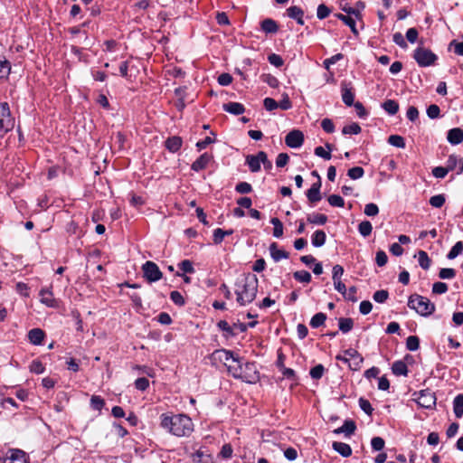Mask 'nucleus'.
<instances>
[{
	"instance_id": "obj_39",
	"label": "nucleus",
	"mask_w": 463,
	"mask_h": 463,
	"mask_svg": "<svg viewBox=\"0 0 463 463\" xmlns=\"http://www.w3.org/2000/svg\"><path fill=\"white\" fill-rule=\"evenodd\" d=\"M270 222L273 224V236L276 238H280L283 235V223L279 219L274 217L270 220Z\"/></svg>"
},
{
	"instance_id": "obj_59",
	"label": "nucleus",
	"mask_w": 463,
	"mask_h": 463,
	"mask_svg": "<svg viewBox=\"0 0 463 463\" xmlns=\"http://www.w3.org/2000/svg\"><path fill=\"white\" fill-rule=\"evenodd\" d=\"M384 439L381 437H374L371 440L372 448L376 450L380 451L384 448Z\"/></svg>"
},
{
	"instance_id": "obj_40",
	"label": "nucleus",
	"mask_w": 463,
	"mask_h": 463,
	"mask_svg": "<svg viewBox=\"0 0 463 463\" xmlns=\"http://www.w3.org/2000/svg\"><path fill=\"white\" fill-rule=\"evenodd\" d=\"M418 254H419L418 261H419L420 266L423 269H428L430 268V262H431L428 254L424 250H420Z\"/></svg>"
},
{
	"instance_id": "obj_29",
	"label": "nucleus",
	"mask_w": 463,
	"mask_h": 463,
	"mask_svg": "<svg viewBox=\"0 0 463 463\" xmlns=\"http://www.w3.org/2000/svg\"><path fill=\"white\" fill-rule=\"evenodd\" d=\"M335 16L337 17V19L341 20L347 26H349L351 31L353 32V33H354L355 35L358 34L355 21L352 17H350L348 15H345L343 14H336Z\"/></svg>"
},
{
	"instance_id": "obj_23",
	"label": "nucleus",
	"mask_w": 463,
	"mask_h": 463,
	"mask_svg": "<svg viewBox=\"0 0 463 463\" xmlns=\"http://www.w3.org/2000/svg\"><path fill=\"white\" fill-rule=\"evenodd\" d=\"M326 235L324 231H316L311 238V241L314 247H322L326 243Z\"/></svg>"
},
{
	"instance_id": "obj_44",
	"label": "nucleus",
	"mask_w": 463,
	"mask_h": 463,
	"mask_svg": "<svg viewBox=\"0 0 463 463\" xmlns=\"http://www.w3.org/2000/svg\"><path fill=\"white\" fill-rule=\"evenodd\" d=\"M364 171L361 166H354L350 168L347 172V175L354 180L359 179L363 177Z\"/></svg>"
},
{
	"instance_id": "obj_61",
	"label": "nucleus",
	"mask_w": 463,
	"mask_h": 463,
	"mask_svg": "<svg viewBox=\"0 0 463 463\" xmlns=\"http://www.w3.org/2000/svg\"><path fill=\"white\" fill-rule=\"evenodd\" d=\"M359 406L366 414L371 415L373 412V407L370 402L364 398L359 399Z\"/></svg>"
},
{
	"instance_id": "obj_45",
	"label": "nucleus",
	"mask_w": 463,
	"mask_h": 463,
	"mask_svg": "<svg viewBox=\"0 0 463 463\" xmlns=\"http://www.w3.org/2000/svg\"><path fill=\"white\" fill-rule=\"evenodd\" d=\"M445 201H446V199H445V196L443 194H437V195H434V196L430 197V204L432 207L440 208L445 203Z\"/></svg>"
},
{
	"instance_id": "obj_46",
	"label": "nucleus",
	"mask_w": 463,
	"mask_h": 463,
	"mask_svg": "<svg viewBox=\"0 0 463 463\" xmlns=\"http://www.w3.org/2000/svg\"><path fill=\"white\" fill-rule=\"evenodd\" d=\"M389 298V293L385 289L377 290L374 292L373 298L377 303H384Z\"/></svg>"
},
{
	"instance_id": "obj_49",
	"label": "nucleus",
	"mask_w": 463,
	"mask_h": 463,
	"mask_svg": "<svg viewBox=\"0 0 463 463\" xmlns=\"http://www.w3.org/2000/svg\"><path fill=\"white\" fill-rule=\"evenodd\" d=\"M329 204L334 207H344L345 206V201L344 199L337 194H332L327 199Z\"/></svg>"
},
{
	"instance_id": "obj_36",
	"label": "nucleus",
	"mask_w": 463,
	"mask_h": 463,
	"mask_svg": "<svg viewBox=\"0 0 463 463\" xmlns=\"http://www.w3.org/2000/svg\"><path fill=\"white\" fill-rule=\"evenodd\" d=\"M293 277L296 280L302 283H309L311 281V274L307 270H298L293 273Z\"/></svg>"
},
{
	"instance_id": "obj_60",
	"label": "nucleus",
	"mask_w": 463,
	"mask_h": 463,
	"mask_svg": "<svg viewBox=\"0 0 463 463\" xmlns=\"http://www.w3.org/2000/svg\"><path fill=\"white\" fill-rule=\"evenodd\" d=\"M448 291V285L444 282H435L432 286L434 294H444Z\"/></svg>"
},
{
	"instance_id": "obj_32",
	"label": "nucleus",
	"mask_w": 463,
	"mask_h": 463,
	"mask_svg": "<svg viewBox=\"0 0 463 463\" xmlns=\"http://www.w3.org/2000/svg\"><path fill=\"white\" fill-rule=\"evenodd\" d=\"M232 230L224 231L221 228L215 229L213 231V242L215 244H220L223 241L225 236L231 235L232 234Z\"/></svg>"
},
{
	"instance_id": "obj_12",
	"label": "nucleus",
	"mask_w": 463,
	"mask_h": 463,
	"mask_svg": "<svg viewBox=\"0 0 463 463\" xmlns=\"http://www.w3.org/2000/svg\"><path fill=\"white\" fill-rule=\"evenodd\" d=\"M341 92L343 102L348 107L353 106L354 104V92L353 91L351 83L345 81L342 82Z\"/></svg>"
},
{
	"instance_id": "obj_24",
	"label": "nucleus",
	"mask_w": 463,
	"mask_h": 463,
	"mask_svg": "<svg viewBox=\"0 0 463 463\" xmlns=\"http://www.w3.org/2000/svg\"><path fill=\"white\" fill-rule=\"evenodd\" d=\"M355 423L353 420H345L344 424L334 430L335 433H345L346 435H351L355 430Z\"/></svg>"
},
{
	"instance_id": "obj_63",
	"label": "nucleus",
	"mask_w": 463,
	"mask_h": 463,
	"mask_svg": "<svg viewBox=\"0 0 463 463\" xmlns=\"http://www.w3.org/2000/svg\"><path fill=\"white\" fill-rule=\"evenodd\" d=\"M179 268L184 273H194V269L193 263L189 260H184L179 263Z\"/></svg>"
},
{
	"instance_id": "obj_52",
	"label": "nucleus",
	"mask_w": 463,
	"mask_h": 463,
	"mask_svg": "<svg viewBox=\"0 0 463 463\" xmlns=\"http://www.w3.org/2000/svg\"><path fill=\"white\" fill-rule=\"evenodd\" d=\"M287 13H288V17H290L292 19L299 18V16L304 15L303 10L300 7L296 6V5L290 6L289 8H288Z\"/></svg>"
},
{
	"instance_id": "obj_35",
	"label": "nucleus",
	"mask_w": 463,
	"mask_h": 463,
	"mask_svg": "<svg viewBox=\"0 0 463 463\" xmlns=\"http://www.w3.org/2000/svg\"><path fill=\"white\" fill-rule=\"evenodd\" d=\"M463 252V242L458 241L449 251L447 258L449 260H454Z\"/></svg>"
},
{
	"instance_id": "obj_21",
	"label": "nucleus",
	"mask_w": 463,
	"mask_h": 463,
	"mask_svg": "<svg viewBox=\"0 0 463 463\" xmlns=\"http://www.w3.org/2000/svg\"><path fill=\"white\" fill-rule=\"evenodd\" d=\"M333 449L343 457H349L352 454L351 447L344 442L334 441L332 444Z\"/></svg>"
},
{
	"instance_id": "obj_37",
	"label": "nucleus",
	"mask_w": 463,
	"mask_h": 463,
	"mask_svg": "<svg viewBox=\"0 0 463 463\" xmlns=\"http://www.w3.org/2000/svg\"><path fill=\"white\" fill-rule=\"evenodd\" d=\"M373 230L372 223L369 221H363L358 225V232L363 237H367Z\"/></svg>"
},
{
	"instance_id": "obj_33",
	"label": "nucleus",
	"mask_w": 463,
	"mask_h": 463,
	"mask_svg": "<svg viewBox=\"0 0 463 463\" xmlns=\"http://www.w3.org/2000/svg\"><path fill=\"white\" fill-rule=\"evenodd\" d=\"M194 459L197 463H214L213 457L210 454H206L202 450H197L194 454Z\"/></svg>"
},
{
	"instance_id": "obj_50",
	"label": "nucleus",
	"mask_w": 463,
	"mask_h": 463,
	"mask_svg": "<svg viewBox=\"0 0 463 463\" xmlns=\"http://www.w3.org/2000/svg\"><path fill=\"white\" fill-rule=\"evenodd\" d=\"M11 66L8 61L0 58V79L7 77L10 73Z\"/></svg>"
},
{
	"instance_id": "obj_19",
	"label": "nucleus",
	"mask_w": 463,
	"mask_h": 463,
	"mask_svg": "<svg viewBox=\"0 0 463 463\" xmlns=\"http://www.w3.org/2000/svg\"><path fill=\"white\" fill-rule=\"evenodd\" d=\"M28 338L33 345H41L44 338V332L40 328H33L29 331Z\"/></svg>"
},
{
	"instance_id": "obj_9",
	"label": "nucleus",
	"mask_w": 463,
	"mask_h": 463,
	"mask_svg": "<svg viewBox=\"0 0 463 463\" xmlns=\"http://www.w3.org/2000/svg\"><path fill=\"white\" fill-rule=\"evenodd\" d=\"M1 463H28L25 452L20 449H9L1 459Z\"/></svg>"
},
{
	"instance_id": "obj_30",
	"label": "nucleus",
	"mask_w": 463,
	"mask_h": 463,
	"mask_svg": "<svg viewBox=\"0 0 463 463\" xmlns=\"http://www.w3.org/2000/svg\"><path fill=\"white\" fill-rule=\"evenodd\" d=\"M307 222L312 224L324 225L327 222V216L322 213L308 214Z\"/></svg>"
},
{
	"instance_id": "obj_1",
	"label": "nucleus",
	"mask_w": 463,
	"mask_h": 463,
	"mask_svg": "<svg viewBox=\"0 0 463 463\" xmlns=\"http://www.w3.org/2000/svg\"><path fill=\"white\" fill-rule=\"evenodd\" d=\"M220 360L224 362L228 371L235 377L241 378L246 383H255L259 380V373L257 372L256 365L253 363H245V368L250 369L251 373H244L243 363L239 356H235L234 353L230 350H219Z\"/></svg>"
},
{
	"instance_id": "obj_4",
	"label": "nucleus",
	"mask_w": 463,
	"mask_h": 463,
	"mask_svg": "<svg viewBox=\"0 0 463 463\" xmlns=\"http://www.w3.org/2000/svg\"><path fill=\"white\" fill-rule=\"evenodd\" d=\"M408 307L422 317L430 316L435 311V305L429 298L418 294L410 296Z\"/></svg>"
},
{
	"instance_id": "obj_26",
	"label": "nucleus",
	"mask_w": 463,
	"mask_h": 463,
	"mask_svg": "<svg viewBox=\"0 0 463 463\" xmlns=\"http://www.w3.org/2000/svg\"><path fill=\"white\" fill-rule=\"evenodd\" d=\"M453 410L457 418L463 416V394H458L454 398Z\"/></svg>"
},
{
	"instance_id": "obj_27",
	"label": "nucleus",
	"mask_w": 463,
	"mask_h": 463,
	"mask_svg": "<svg viewBox=\"0 0 463 463\" xmlns=\"http://www.w3.org/2000/svg\"><path fill=\"white\" fill-rule=\"evenodd\" d=\"M392 373L395 375H404L406 376L408 374V368L407 364L403 361H396L392 364Z\"/></svg>"
},
{
	"instance_id": "obj_2",
	"label": "nucleus",
	"mask_w": 463,
	"mask_h": 463,
	"mask_svg": "<svg viewBox=\"0 0 463 463\" xmlns=\"http://www.w3.org/2000/svg\"><path fill=\"white\" fill-rule=\"evenodd\" d=\"M234 292L236 301L240 306H246L256 298L259 288V279L254 274H243L236 279Z\"/></svg>"
},
{
	"instance_id": "obj_22",
	"label": "nucleus",
	"mask_w": 463,
	"mask_h": 463,
	"mask_svg": "<svg viewBox=\"0 0 463 463\" xmlns=\"http://www.w3.org/2000/svg\"><path fill=\"white\" fill-rule=\"evenodd\" d=\"M182 146V138L180 137H171L165 141V147L172 153H175L180 149Z\"/></svg>"
},
{
	"instance_id": "obj_6",
	"label": "nucleus",
	"mask_w": 463,
	"mask_h": 463,
	"mask_svg": "<svg viewBox=\"0 0 463 463\" xmlns=\"http://www.w3.org/2000/svg\"><path fill=\"white\" fill-rule=\"evenodd\" d=\"M413 58L420 67L433 65L438 59L435 53L424 47H418L414 51Z\"/></svg>"
},
{
	"instance_id": "obj_55",
	"label": "nucleus",
	"mask_w": 463,
	"mask_h": 463,
	"mask_svg": "<svg viewBox=\"0 0 463 463\" xmlns=\"http://www.w3.org/2000/svg\"><path fill=\"white\" fill-rule=\"evenodd\" d=\"M252 190L250 184L247 182H241L236 184L235 191L239 194H249Z\"/></svg>"
},
{
	"instance_id": "obj_48",
	"label": "nucleus",
	"mask_w": 463,
	"mask_h": 463,
	"mask_svg": "<svg viewBox=\"0 0 463 463\" xmlns=\"http://www.w3.org/2000/svg\"><path fill=\"white\" fill-rule=\"evenodd\" d=\"M456 276V270L452 268H443L439 272V277L442 279H451Z\"/></svg>"
},
{
	"instance_id": "obj_25",
	"label": "nucleus",
	"mask_w": 463,
	"mask_h": 463,
	"mask_svg": "<svg viewBox=\"0 0 463 463\" xmlns=\"http://www.w3.org/2000/svg\"><path fill=\"white\" fill-rule=\"evenodd\" d=\"M261 29L267 33H274L278 32L277 23L269 18H267L261 22Z\"/></svg>"
},
{
	"instance_id": "obj_47",
	"label": "nucleus",
	"mask_w": 463,
	"mask_h": 463,
	"mask_svg": "<svg viewBox=\"0 0 463 463\" xmlns=\"http://www.w3.org/2000/svg\"><path fill=\"white\" fill-rule=\"evenodd\" d=\"M90 405L93 410L100 411L105 405V402L101 397L93 395L90 399Z\"/></svg>"
},
{
	"instance_id": "obj_8",
	"label": "nucleus",
	"mask_w": 463,
	"mask_h": 463,
	"mask_svg": "<svg viewBox=\"0 0 463 463\" xmlns=\"http://www.w3.org/2000/svg\"><path fill=\"white\" fill-rule=\"evenodd\" d=\"M414 395H417V402L422 408L431 409L436 404L435 393L430 389L421 390Z\"/></svg>"
},
{
	"instance_id": "obj_64",
	"label": "nucleus",
	"mask_w": 463,
	"mask_h": 463,
	"mask_svg": "<svg viewBox=\"0 0 463 463\" xmlns=\"http://www.w3.org/2000/svg\"><path fill=\"white\" fill-rule=\"evenodd\" d=\"M170 298L175 305L178 306H184L185 303L184 297L178 291H172L170 294Z\"/></svg>"
},
{
	"instance_id": "obj_42",
	"label": "nucleus",
	"mask_w": 463,
	"mask_h": 463,
	"mask_svg": "<svg viewBox=\"0 0 463 463\" xmlns=\"http://www.w3.org/2000/svg\"><path fill=\"white\" fill-rule=\"evenodd\" d=\"M361 127L357 123L345 126L342 129L344 135H357L361 132Z\"/></svg>"
},
{
	"instance_id": "obj_20",
	"label": "nucleus",
	"mask_w": 463,
	"mask_h": 463,
	"mask_svg": "<svg viewBox=\"0 0 463 463\" xmlns=\"http://www.w3.org/2000/svg\"><path fill=\"white\" fill-rule=\"evenodd\" d=\"M269 251L272 259L275 261H279L281 259L288 258V253L283 250H279L276 242L270 244Z\"/></svg>"
},
{
	"instance_id": "obj_62",
	"label": "nucleus",
	"mask_w": 463,
	"mask_h": 463,
	"mask_svg": "<svg viewBox=\"0 0 463 463\" xmlns=\"http://www.w3.org/2000/svg\"><path fill=\"white\" fill-rule=\"evenodd\" d=\"M440 109L438 105L432 104L427 109V115L430 118H437L439 117Z\"/></svg>"
},
{
	"instance_id": "obj_57",
	"label": "nucleus",
	"mask_w": 463,
	"mask_h": 463,
	"mask_svg": "<svg viewBox=\"0 0 463 463\" xmlns=\"http://www.w3.org/2000/svg\"><path fill=\"white\" fill-rule=\"evenodd\" d=\"M217 326L223 332L227 334V335H234L235 333L233 331V327L231 326L225 320H221L218 322Z\"/></svg>"
},
{
	"instance_id": "obj_58",
	"label": "nucleus",
	"mask_w": 463,
	"mask_h": 463,
	"mask_svg": "<svg viewBox=\"0 0 463 463\" xmlns=\"http://www.w3.org/2000/svg\"><path fill=\"white\" fill-rule=\"evenodd\" d=\"M375 261L379 267H383L388 261L386 253L382 250H378L376 252Z\"/></svg>"
},
{
	"instance_id": "obj_15",
	"label": "nucleus",
	"mask_w": 463,
	"mask_h": 463,
	"mask_svg": "<svg viewBox=\"0 0 463 463\" xmlns=\"http://www.w3.org/2000/svg\"><path fill=\"white\" fill-rule=\"evenodd\" d=\"M447 168L449 171L458 168V174H461L463 172V159L455 155L449 156L447 161Z\"/></svg>"
},
{
	"instance_id": "obj_38",
	"label": "nucleus",
	"mask_w": 463,
	"mask_h": 463,
	"mask_svg": "<svg viewBox=\"0 0 463 463\" xmlns=\"http://www.w3.org/2000/svg\"><path fill=\"white\" fill-rule=\"evenodd\" d=\"M353 326H354V321L352 318H345V317L339 318V329L343 333L345 334V333H348L349 331H351L353 328Z\"/></svg>"
},
{
	"instance_id": "obj_11",
	"label": "nucleus",
	"mask_w": 463,
	"mask_h": 463,
	"mask_svg": "<svg viewBox=\"0 0 463 463\" xmlns=\"http://www.w3.org/2000/svg\"><path fill=\"white\" fill-rule=\"evenodd\" d=\"M345 354L349 356V368L354 371L359 370L362 363L364 362L363 356L355 349L353 348L345 350Z\"/></svg>"
},
{
	"instance_id": "obj_53",
	"label": "nucleus",
	"mask_w": 463,
	"mask_h": 463,
	"mask_svg": "<svg viewBox=\"0 0 463 463\" xmlns=\"http://www.w3.org/2000/svg\"><path fill=\"white\" fill-rule=\"evenodd\" d=\"M324 372V366L322 364H317L310 370L309 374L313 379L318 380L323 376Z\"/></svg>"
},
{
	"instance_id": "obj_43",
	"label": "nucleus",
	"mask_w": 463,
	"mask_h": 463,
	"mask_svg": "<svg viewBox=\"0 0 463 463\" xmlns=\"http://www.w3.org/2000/svg\"><path fill=\"white\" fill-rule=\"evenodd\" d=\"M388 143L393 146L399 147V148H404L405 147V141L404 138L398 135H392L388 138Z\"/></svg>"
},
{
	"instance_id": "obj_16",
	"label": "nucleus",
	"mask_w": 463,
	"mask_h": 463,
	"mask_svg": "<svg viewBox=\"0 0 463 463\" xmlns=\"http://www.w3.org/2000/svg\"><path fill=\"white\" fill-rule=\"evenodd\" d=\"M222 109L232 115H241L245 111V108L239 102H228L222 105Z\"/></svg>"
},
{
	"instance_id": "obj_10",
	"label": "nucleus",
	"mask_w": 463,
	"mask_h": 463,
	"mask_svg": "<svg viewBox=\"0 0 463 463\" xmlns=\"http://www.w3.org/2000/svg\"><path fill=\"white\" fill-rule=\"evenodd\" d=\"M285 143L291 148H298L304 143V135L300 130H291L285 137Z\"/></svg>"
},
{
	"instance_id": "obj_56",
	"label": "nucleus",
	"mask_w": 463,
	"mask_h": 463,
	"mask_svg": "<svg viewBox=\"0 0 463 463\" xmlns=\"http://www.w3.org/2000/svg\"><path fill=\"white\" fill-rule=\"evenodd\" d=\"M29 369L32 373H34L37 374L43 373L44 372L43 364L38 360H33L31 363Z\"/></svg>"
},
{
	"instance_id": "obj_3",
	"label": "nucleus",
	"mask_w": 463,
	"mask_h": 463,
	"mask_svg": "<svg viewBox=\"0 0 463 463\" xmlns=\"http://www.w3.org/2000/svg\"><path fill=\"white\" fill-rule=\"evenodd\" d=\"M160 425L176 437L189 436L194 430L192 420L184 414L164 413L160 416Z\"/></svg>"
},
{
	"instance_id": "obj_14",
	"label": "nucleus",
	"mask_w": 463,
	"mask_h": 463,
	"mask_svg": "<svg viewBox=\"0 0 463 463\" xmlns=\"http://www.w3.org/2000/svg\"><path fill=\"white\" fill-rule=\"evenodd\" d=\"M447 139L451 145L460 144L463 141V129L459 128H451L448 132Z\"/></svg>"
},
{
	"instance_id": "obj_17",
	"label": "nucleus",
	"mask_w": 463,
	"mask_h": 463,
	"mask_svg": "<svg viewBox=\"0 0 463 463\" xmlns=\"http://www.w3.org/2000/svg\"><path fill=\"white\" fill-rule=\"evenodd\" d=\"M211 160V156L207 154V153H204L203 155H201L193 164H192V170L195 171V172H199L203 169H204L208 163L210 162Z\"/></svg>"
},
{
	"instance_id": "obj_34",
	"label": "nucleus",
	"mask_w": 463,
	"mask_h": 463,
	"mask_svg": "<svg viewBox=\"0 0 463 463\" xmlns=\"http://www.w3.org/2000/svg\"><path fill=\"white\" fill-rule=\"evenodd\" d=\"M326 319V315L325 313L319 312L314 315L310 320V326L313 328H317L324 325Z\"/></svg>"
},
{
	"instance_id": "obj_31",
	"label": "nucleus",
	"mask_w": 463,
	"mask_h": 463,
	"mask_svg": "<svg viewBox=\"0 0 463 463\" xmlns=\"http://www.w3.org/2000/svg\"><path fill=\"white\" fill-rule=\"evenodd\" d=\"M382 107L390 115H395L399 110V104L393 99L385 100Z\"/></svg>"
},
{
	"instance_id": "obj_28",
	"label": "nucleus",
	"mask_w": 463,
	"mask_h": 463,
	"mask_svg": "<svg viewBox=\"0 0 463 463\" xmlns=\"http://www.w3.org/2000/svg\"><path fill=\"white\" fill-rule=\"evenodd\" d=\"M326 147L328 149L327 151H326L325 148L322 146H317L315 148L314 153L317 156L322 157L325 160H329L332 157L331 151L333 147L332 145L329 143L326 144Z\"/></svg>"
},
{
	"instance_id": "obj_51",
	"label": "nucleus",
	"mask_w": 463,
	"mask_h": 463,
	"mask_svg": "<svg viewBox=\"0 0 463 463\" xmlns=\"http://www.w3.org/2000/svg\"><path fill=\"white\" fill-rule=\"evenodd\" d=\"M378 213H379V208H378L377 204H375L373 203L365 204V206H364V214L365 215H367L369 217H373V216H376Z\"/></svg>"
},
{
	"instance_id": "obj_7",
	"label": "nucleus",
	"mask_w": 463,
	"mask_h": 463,
	"mask_svg": "<svg viewBox=\"0 0 463 463\" xmlns=\"http://www.w3.org/2000/svg\"><path fill=\"white\" fill-rule=\"evenodd\" d=\"M144 277L148 282H156L162 279L163 273L153 261H146L142 266Z\"/></svg>"
},
{
	"instance_id": "obj_13",
	"label": "nucleus",
	"mask_w": 463,
	"mask_h": 463,
	"mask_svg": "<svg viewBox=\"0 0 463 463\" xmlns=\"http://www.w3.org/2000/svg\"><path fill=\"white\" fill-rule=\"evenodd\" d=\"M40 301L49 307H57L58 301L53 298L50 288H43L40 291Z\"/></svg>"
},
{
	"instance_id": "obj_41",
	"label": "nucleus",
	"mask_w": 463,
	"mask_h": 463,
	"mask_svg": "<svg viewBox=\"0 0 463 463\" xmlns=\"http://www.w3.org/2000/svg\"><path fill=\"white\" fill-rule=\"evenodd\" d=\"M406 347L410 351H416L420 347V339L416 335H410L406 339Z\"/></svg>"
},
{
	"instance_id": "obj_54",
	"label": "nucleus",
	"mask_w": 463,
	"mask_h": 463,
	"mask_svg": "<svg viewBox=\"0 0 463 463\" xmlns=\"http://www.w3.org/2000/svg\"><path fill=\"white\" fill-rule=\"evenodd\" d=\"M307 197L310 203H317L321 200L320 191L308 189L307 191Z\"/></svg>"
},
{
	"instance_id": "obj_18",
	"label": "nucleus",
	"mask_w": 463,
	"mask_h": 463,
	"mask_svg": "<svg viewBox=\"0 0 463 463\" xmlns=\"http://www.w3.org/2000/svg\"><path fill=\"white\" fill-rule=\"evenodd\" d=\"M246 164L249 165V168L252 173L259 172L260 170L261 164V160H260V152L257 155H248L246 156Z\"/></svg>"
},
{
	"instance_id": "obj_5",
	"label": "nucleus",
	"mask_w": 463,
	"mask_h": 463,
	"mask_svg": "<svg viewBox=\"0 0 463 463\" xmlns=\"http://www.w3.org/2000/svg\"><path fill=\"white\" fill-rule=\"evenodd\" d=\"M14 127V118L12 117L9 105L6 102L0 104V137H4Z\"/></svg>"
}]
</instances>
